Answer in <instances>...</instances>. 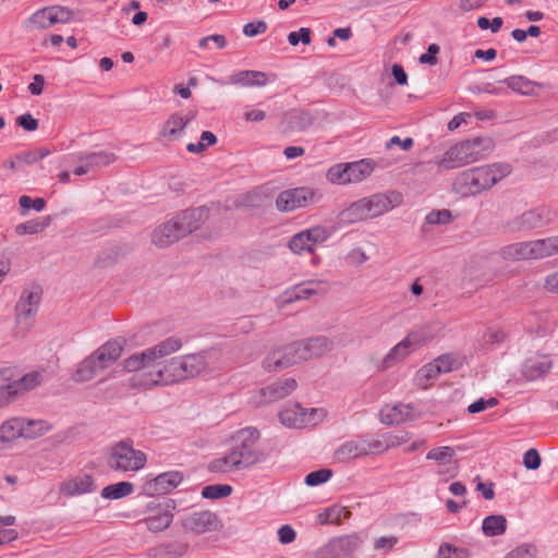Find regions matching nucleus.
<instances>
[{"instance_id": "1", "label": "nucleus", "mask_w": 558, "mask_h": 558, "mask_svg": "<svg viewBox=\"0 0 558 558\" xmlns=\"http://www.w3.org/2000/svg\"><path fill=\"white\" fill-rule=\"evenodd\" d=\"M182 341L177 337H169L157 344L132 354L123 361L124 368L135 373L132 377L134 387L149 389L156 386L170 385V367L166 356L179 351Z\"/></svg>"}, {"instance_id": "2", "label": "nucleus", "mask_w": 558, "mask_h": 558, "mask_svg": "<svg viewBox=\"0 0 558 558\" xmlns=\"http://www.w3.org/2000/svg\"><path fill=\"white\" fill-rule=\"evenodd\" d=\"M259 432L253 427L241 428L232 436V446L228 453L214 459L208 470L214 473H233L248 469L263 459V453L256 445Z\"/></svg>"}, {"instance_id": "3", "label": "nucleus", "mask_w": 558, "mask_h": 558, "mask_svg": "<svg viewBox=\"0 0 558 558\" xmlns=\"http://www.w3.org/2000/svg\"><path fill=\"white\" fill-rule=\"evenodd\" d=\"M402 201L401 193L396 191L375 193L349 204L339 213L338 218L342 225L375 219L400 206Z\"/></svg>"}, {"instance_id": "4", "label": "nucleus", "mask_w": 558, "mask_h": 558, "mask_svg": "<svg viewBox=\"0 0 558 558\" xmlns=\"http://www.w3.org/2000/svg\"><path fill=\"white\" fill-rule=\"evenodd\" d=\"M558 254V235L531 241L514 242L500 248L499 255L505 260H537Z\"/></svg>"}, {"instance_id": "5", "label": "nucleus", "mask_w": 558, "mask_h": 558, "mask_svg": "<svg viewBox=\"0 0 558 558\" xmlns=\"http://www.w3.org/2000/svg\"><path fill=\"white\" fill-rule=\"evenodd\" d=\"M492 148L493 141L489 138L463 141L448 148L438 166L447 170L460 168L482 159Z\"/></svg>"}, {"instance_id": "6", "label": "nucleus", "mask_w": 558, "mask_h": 558, "mask_svg": "<svg viewBox=\"0 0 558 558\" xmlns=\"http://www.w3.org/2000/svg\"><path fill=\"white\" fill-rule=\"evenodd\" d=\"M147 454L134 448L131 439L111 445L106 454V465L116 473H136L145 468Z\"/></svg>"}, {"instance_id": "7", "label": "nucleus", "mask_w": 558, "mask_h": 558, "mask_svg": "<svg viewBox=\"0 0 558 558\" xmlns=\"http://www.w3.org/2000/svg\"><path fill=\"white\" fill-rule=\"evenodd\" d=\"M43 383V373L31 372L17 377L11 367L0 368V409L9 405Z\"/></svg>"}, {"instance_id": "8", "label": "nucleus", "mask_w": 558, "mask_h": 558, "mask_svg": "<svg viewBox=\"0 0 558 558\" xmlns=\"http://www.w3.org/2000/svg\"><path fill=\"white\" fill-rule=\"evenodd\" d=\"M511 172L508 163H493L484 167L470 169L462 175L471 193H480L488 190Z\"/></svg>"}, {"instance_id": "9", "label": "nucleus", "mask_w": 558, "mask_h": 558, "mask_svg": "<svg viewBox=\"0 0 558 558\" xmlns=\"http://www.w3.org/2000/svg\"><path fill=\"white\" fill-rule=\"evenodd\" d=\"M373 171V162L367 159H361L359 161L337 163L330 167L326 173V178L332 184L348 185L364 181Z\"/></svg>"}, {"instance_id": "10", "label": "nucleus", "mask_w": 558, "mask_h": 558, "mask_svg": "<svg viewBox=\"0 0 558 558\" xmlns=\"http://www.w3.org/2000/svg\"><path fill=\"white\" fill-rule=\"evenodd\" d=\"M326 417L324 409H306L300 404H292L279 413L280 422L290 428H305L322 423Z\"/></svg>"}, {"instance_id": "11", "label": "nucleus", "mask_w": 558, "mask_h": 558, "mask_svg": "<svg viewBox=\"0 0 558 558\" xmlns=\"http://www.w3.org/2000/svg\"><path fill=\"white\" fill-rule=\"evenodd\" d=\"M330 235L331 232L327 227L316 225L292 235L288 247L296 255L312 254L315 251V246L325 243Z\"/></svg>"}, {"instance_id": "12", "label": "nucleus", "mask_w": 558, "mask_h": 558, "mask_svg": "<svg viewBox=\"0 0 558 558\" xmlns=\"http://www.w3.org/2000/svg\"><path fill=\"white\" fill-rule=\"evenodd\" d=\"M207 366L203 354H187L168 361L171 384L199 375Z\"/></svg>"}, {"instance_id": "13", "label": "nucleus", "mask_w": 558, "mask_h": 558, "mask_svg": "<svg viewBox=\"0 0 558 558\" xmlns=\"http://www.w3.org/2000/svg\"><path fill=\"white\" fill-rule=\"evenodd\" d=\"M555 213L547 207L530 209L507 223L510 232L529 231L542 228L555 220Z\"/></svg>"}, {"instance_id": "14", "label": "nucleus", "mask_w": 558, "mask_h": 558, "mask_svg": "<svg viewBox=\"0 0 558 558\" xmlns=\"http://www.w3.org/2000/svg\"><path fill=\"white\" fill-rule=\"evenodd\" d=\"M63 159L65 163L74 161L80 162V165L73 170V173L76 175H84L113 163L117 160V156L111 151L100 150L89 154L80 153L76 155H66Z\"/></svg>"}, {"instance_id": "15", "label": "nucleus", "mask_w": 558, "mask_h": 558, "mask_svg": "<svg viewBox=\"0 0 558 558\" xmlns=\"http://www.w3.org/2000/svg\"><path fill=\"white\" fill-rule=\"evenodd\" d=\"M72 15V11L65 7L51 5L33 13L28 23L33 29H47L56 24L68 23Z\"/></svg>"}, {"instance_id": "16", "label": "nucleus", "mask_w": 558, "mask_h": 558, "mask_svg": "<svg viewBox=\"0 0 558 558\" xmlns=\"http://www.w3.org/2000/svg\"><path fill=\"white\" fill-rule=\"evenodd\" d=\"M40 300L41 292L37 288L24 289L22 291L15 304V320L17 324H23L26 328L33 324L38 312Z\"/></svg>"}, {"instance_id": "17", "label": "nucleus", "mask_w": 558, "mask_h": 558, "mask_svg": "<svg viewBox=\"0 0 558 558\" xmlns=\"http://www.w3.org/2000/svg\"><path fill=\"white\" fill-rule=\"evenodd\" d=\"M296 387L298 384L294 378H284L282 380H278L265 388L257 390L253 397L254 403L256 405H262L279 401L290 396L296 389Z\"/></svg>"}, {"instance_id": "18", "label": "nucleus", "mask_w": 558, "mask_h": 558, "mask_svg": "<svg viewBox=\"0 0 558 558\" xmlns=\"http://www.w3.org/2000/svg\"><path fill=\"white\" fill-rule=\"evenodd\" d=\"M196 118L195 110L172 113L162 124L159 135L169 142L182 137L185 128Z\"/></svg>"}, {"instance_id": "19", "label": "nucleus", "mask_w": 558, "mask_h": 558, "mask_svg": "<svg viewBox=\"0 0 558 558\" xmlns=\"http://www.w3.org/2000/svg\"><path fill=\"white\" fill-rule=\"evenodd\" d=\"M314 192L306 187L292 189L281 192L277 199L276 206L280 211H292L301 207H305L313 202Z\"/></svg>"}, {"instance_id": "20", "label": "nucleus", "mask_w": 558, "mask_h": 558, "mask_svg": "<svg viewBox=\"0 0 558 558\" xmlns=\"http://www.w3.org/2000/svg\"><path fill=\"white\" fill-rule=\"evenodd\" d=\"M182 526L189 532L204 534L216 531L219 521L217 515L210 511H198L185 515L182 520Z\"/></svg>"}, {"instance_id": "21", "label": "nucleus", "mask_w": 558, "mask_h": 558, "mask_svg": "<svg viewBox=\"0 0 558 558\" xmlns=\"http://www.w3.org/2000/svg\"><path fill=\"white\" fill-rule=\"evenodd\" d=\"M123 348V339H111L96 349L90 355L99 365L101 371H105L120 359Z\"/></svg>"}, {"instance_id": "22", "label": "nucleus", "mask_w": 558, "mask_h": 558, "mask_svg": "<svg viewBox=\"0 0 558 558\" xmlns=\"http://www.w3.org/2000/svg\"><path fill=\"white\" fill-rule=\"evenodd\" d=\"M150 512L144 520L147 530L150 532H162L170 526L173 520V513L169 506L160 504H150L148 506Z\"/></svg>"}, {"instance_id": "23", "label": "nucleus", "mask_w": 558, "mask_h": 558, "mask_svg": "<svg viewBox=\"0 0 558 558\" xmlns=\"http://www.w3.org/2000/svg\"><path fill=\"white\" fill-rule=\"evenodd\" d=\"M361 538L356 534L335 537L326 545L325 549L331 558H348L360 546Z\"/></svg>"}, {"instance_id": "24", "label": "nucleus", "mask_w": 558, "mask_h": 558, "mask_svg": "<svg viewBox=\"0 0 558 558\" xmlns=\"http://www.w3.org/2000/svg\"><path fill=\"white\" fill-rule=\"evenodd\" d=\"M414 351V347L409 341L407 337H404L400 342L393 345L387 354L381 359L378 369L387 371L397 364L403 362L408 356H410Z\"/></svg>"}, {"instance_id": "25", "label": "nucleus", "mask_w": 558, "mask_h": 558, "mask_svg": "<svg viewBox=\"0 0 558 558\" xmlns=\"http://www.w3.org/2000/svg\"><path fill=\"white\" fill-rule=\"evenodd\" d=\"M183 233L174 219L158 226L151 233V242L159 247H166L183 238Z\"/></svg>"}, {"instance_id": "26", "label": "nucleus", "mask_w": 558, "mask_h": 558, "mask_svg": "<svg viewBox=\"0 0 558 558\" xmlns=\"http://www.w3.org/2000/svg\"><path fill=\"white\" fill-rule=\"evenodd\" d=\"M304 361L312 359L322 357L332 350V341L324 336L312 337L302 341H299Z\"/></svg>"}, {"instance_id": "27", "label": "nucleus", "mask_w": 558, "mask_h": 558, "mask_svg": "<svg viewBox=\"0 0 558 558\" xmlns=\"http://www.w3.org/2000/svg\"><path fill=\"white\" fill-rule=\"evenodd\" d=\"M94 490V478L89 474L77 475L63 481L59 492L66 497L87 494Z\"/></svg>"}, {"instance_id": "28", "label": "nucleus", "mask_w": 558, "mask_h": 558, "mask_svg": "<svg viewBox=\"0 0 558 558\" xmlns=\"http://www.w3.org/2000/svg\"><path fill=\"white\" fill-rule=\"evenodd\" d=\"M208 210L204 207H198L190 210H185L178 215L174 220L178 223L181 233L187 235L189 233L197 230L203 221L207 219Z\"/></svg>"}, {"instance_id": "29", "label": "nucleus", "mask_w": 558, "mask_h": 558, "mask_svg": "<svg viewBox=\"0 0 558 558\" xmlns=\"http://www.w3.org/2000/svg\"><path fill=\"white\" fill-rule=\"evenodd\" d=\"M441 330V327L436 322H429L424 325H421L416 328H413L405 336L409 341L412 343L415 350L425 345L435 339Z\"/></svg>"}, {"instance_id": "30", "label": "nucleus", "mask_w": 558, "mask_h": 558, "mask_svg": "<svg viewBox=\"0 0 558 558\" xmlns=\"http://www.w3.org/2000/svg\"><path fill=\"white\" fill-rule=\"evenodd\" d=\"M380 418L384 424L399 425L414 420L413 408L409 404L386 405L380 411Z\"/></svg>"}, {"instance_id": "31", "label": "nucleus", "mask_w": 558, "mask_h": 558, "mask_svg": "<svg viewBox=\"0 0 558 558\" xmlns=\"http://www.w3.org/2000/svg\"><path fill=\"white\" fill-rule=\"evenodd\" d=\"M551 365L553 362L548 355H533L525 360L522 366V375L527 380H534L544 376Z\"/></svg>"}, {"instance_id": "32", "label": "nucleus", "mask_w": 558, "mask_h": 558, "mask_svg": "<svg viewBox=\"0 0 558 558\" xmlns=\"http://www.w3.org/2000/svg\"><path fill=\"white\" fill-rule=\"evenodd\" d=\"M229 83L242 87H260L268 83V77L262 71L242 70L230 75Z\"/></svg>"}, {"instance_id": "33", "label": "nucleus", "mask_w": 558, "mask_h": 558, "mask_svg": "<svg viewBox=\"0 0 558 558\" xmlns=\"http://www.w3.org/2000/svg\"><path fill=\"white\" fill-rule=\"evenodd\" d=\"M363 457H366V454L362 437L341 444L335 451V459L339 462H349Z\"/></svg>"}, {"instance_id": "34", "label": "nucleus", "mask_w": 558, "mask_h": 558, "mask_svg": "<svg viewBox=\"0 0 558 558\" xmlns=\"http://www.w3.org/2000/svg\"><path fill=\"white\" fill-rule=\"evenodd\" d=\"M22 428L20 417H11L0 424V449L10 448L13 442L21 438Z\"/></svg>"}, {"instance_id": "35", "label": "nucleus", "mask_w": 558, "mask_h": 558, "mask_svg": "<svg viewBox=\"0 0 558 558\" xmlns=\"http://www.w3.org/2000/svg\"><path fill=\"white\" fill-rule=\"evenodd\" d=\"M501 83L506 84L514 93L524 96L537 95V90L542 87V84L531 81L522 75L509 76L501 81Z\"/></svg>"}, {"instance_id": "36", "label": "nucleus", "mask_w": 558, "mask_h": 558, "mask_svg": "<svg viewBox=\"0 0 558 558\" xmlns=\"http://www.w3.org/2000/svg\"><path fill=\"white\" fill-rule=\"evenodd\" d=\"M100 372L102 371L99 365L92 355H88L77 364L72 374V379L75 383H86L94 379Z\"/></svg>"}, {"instance_id": "37", "label": "nucleus", "mask_w": 558, "mask_h": 558, "mask_svg": "<svg viewBox=\"0 0 558 558\" xmlns=\"http://www.w3.org/2000/svg\"><path fill=\"white\" fill-rule=\"evenodd\" d=\"M22 428L21 438L34 439L50 430L51 426L44 420H29L20 417Z\"/></svg>"}, {"instance_id": "38", "label": "nucleus", "mask_w": 558, "mask_h": 558, "mask_svg": "<svg viewBox=\"0 0 558 558\" xmlns=\"http://www.w3.org/2000/svg\"><path fill=\"white\" fill-rule=\"evenodd\" d=\"M507 519L502 514H492L486 517L482 523L483 533L488 536H499L506 532Z\"/></svg>"}, {"instance_id": "39", "label": "nucleus", "mask_w": 558, "mask_h": 558, "mask_svg": "<svg viewBox=\"0 0 558 558\" xmlns=\"http://www.w3.org/2000/svg\"><path fill=\"white\" fill-rule=\"evenodd\" d=\"M50 223L49 217L35 218L15 226L14 231L17 235L37 234L45 230Z\"/></svg>"}, {"instance_id": "40", "label": "nucleus", "mask_w": 558, "mask_h": 558, "mask_svg": "<svg viewBox=\"0 0 558 558\" xmlns=\"http://www.w3.org/2000/svg\"><path fill=\"white\" fill-rule=\"evenodd\" d=\"M134 492V485L130 482H119L102 488L100 495L105 499H120L130 496Z\"/></svg>"}, {"instance_id": "41", "label": "nucleus", "mask_w": 558, "mask_h": 558, "mask_svg": "<svg viewBox=\"0 0 558 558\" xmlns=\"http://www.w3.org/2000/svg\"><path fill=\"white\" fill-rule=\"evenodd\" d=\"M364 451L367 456H378L387 452V444L384 434L376 436H363Z\"/></svg>"}, {"instance_id": "42", "label": "nucleus", "mask_w": 558, "mask_h": 558, "mask_svg": "<svg viewBox=\"0 0 558 558\" xmlns=\"http://www.w3.org/2000/svg\"><path fill=\"white\" fill-rule=\"evenodd\" d=\"M286 354L281 348L268 353L263 362V366L267 372H278L286 368Z\"/></svg>"}, {"instance_id": "43", "label": "nucleus", "mask_w": 558, "mask_h": 558, "mask_svg": "<svg viewBox=\"0 0 558 558\" xmlns=\"http://www.w3.org/2000/svg\"><path fill=\"white\" fill-rule=\"evenodd\" d=\"M456 451L450 446H440L427 452L426 459L433 460L439 465L450 464L454 458Z\"/></svg>"}, {"instance_id": "44", "label": "nucleus", "mask_w": 558, "mask_h": 558, "mask_svg": "<svg viewBox=\"0 0 558 558\" xmlns=\"http://www.w3.org/2000/svg\"><path fill=\"white\" fill-rule=\"evenodd\" d=\"M50 153V149L46 147H40L34 150L22 151L20 154H16L15 159H17V161H20L21 165L29 166L49 156Z\"/></svg>"}, {"instance_id": "45", "label": "nucleus", "mask_w": 558, "mask_h": 558, "mask_svg": "<svg viewBox=\"0 0 558 558\" xmlns=\"http://www.w3.org/2000/svg\"><path fill=\"white\" fill-rule=\"evenodd\" d=\"M141 493L148 497L168 494L167 489L161 484L158 476L146 477L141 486Z\"/></svg>"}, {"instance_id": "46", "label": "nucleus", "mask_w": 558, "mask_h": 558, "mask_svg": "<svg viewBox=\"0 0 558 558\" xmlns=\"http://www.w3.org/2000/svg\"><path fill=\"white\" fill-rule=\"evenodd\" d=\"M282 349L286 354V368L299 364L301 362H305L304 359L302 357L303 354L299 341L283 345Z\"/></svg>"}, {"instance_id": "47", "label": "nucleus", "mask_w": 558, "mask_h": 558, "mask_svg": "<svg viewBox=\"0 0 558 558\" xmlns=\"http://www.w3.org/2000/svg\"><path fill=\"white\" fill-rule=\"evenodd\" d=\"M232 487L230 485L215 484L205 486L202 490V496L207 499H218L230 496Z\"/></svg>"}, {"instance_id": "48", "label": "nucleus", "mask_w": 558, "mask_h": 558, "mask_svg": "<svg viewBox=\"0 0 558 558\" xmlns=\"http://www.w3.org/2000/svg\"><path fill=\"white\" fill-rule=\"evenodd\" d=\"M313 294V290H310L305 282L296 286L292 291L284 293L283 303H291L293 301L307 300Z\"/></svg>"}, {"instance_id": "49", "label": "nucleus", "mask_w": 558, "mask_h": 558, "mask_svg": "<svg viewBox=\"0 0 558 558\" xmlns=\"http://www.w3.org/2000/svg\"><path fill=\"white\" fill-rule=\"evenodd\" d=\"M470 554L465 548H459L450 544L440 545L436 558H469Z\"/></svg>"}, {"instance_id": "50", "label": "nucleus", "mask_w": 558, "mask_h": 558, "mask_svg": "<svg viewBox=\"0 0 558 558\" xmlns=\"http://www.w3.org/2000/svg\"><path fill=\"white\" fill-rule=\"evenodd\" d=\"M384 437L387 444V450H390L407 444L411 439V434L405 430H399L396 433H386Z\"/></svg>"}, {"instance_id": "51", "label": "nucleus", "mask_w": 558, "mask_h": 558, "mask_svg": "<svg viewBox=\"0 0 558 558\" xmlns=\"http://www.w3.org/2000/svg\"><path fill=\"white\" fill-rule=\"evenodd\" d=\"M537 548L532 544H521L511 549L505 558H536Z\"/></svg>"}, {"instance_id": "52", "label": "nucleus", "mask_w": 558, "mask_h": 558, "mask_svg": "<svg viewBox=\"0 0 558 558\" xmlns=\"http://www.w3.org/2000/svg\"><path fill=\"white\" fill-rule=\"evenodd\" d=\"M157 476L168 493L177 488L183 480L182 474L178 471L165 472Z\"/></svg>"}, {"instance_id": "53", "label": "nucleus", "mask_w": 558, "mask_h": 558, "mask_svg": "<svg viewBox=\"0 0 558 558\" xmlns=\"http://www.w3.org/2000/svg\"><path fill=\"white\" fill-rule=\"evenodd\" d=\"M331 476L332 471L330 469H319L305 476V484L307 486H317L329 481Z\"/></svg>"}, {"instance_id": "54", "label": "nucleus", "mask_w": 558, "mask_h": 558, "mask_svg": "<svg viewBox=\"0 0 558 558\" xmlns=\"http://www.w3.org/2000/svg\"><path fill=\"white\" fill-rule=\"evenodd\" d=\"M436 364L433 362L424 365L416 375V380L418 385L425 386V381L430 379H435L440 375L439 368H437Z\"/></svg>"}, {"instance_id": "55", "label": "nucleus", "mask_w": 558, "mask_h": 558, "mask_svg": "<svg viewBox=\"0 0 558 558\" xmlns=\"http://www.w3.org/2000/svg\"><path fill=\"white\" fill-rule=\"evenodd\" d=\"M452 216L448 209L433 210L425 217L428 225H447L451 221Z\"/></svg>"}, {"instance_id": "56", "label": "nucleus", "mask_w": 558, "mask_h": 558, "mask_svg": "<svg viewBox=\"0 0 558 558\" xmlns=\"http://www.w3.org/2000/svg\"><path fill=\"white\" fill-rule=\"evenodd\" d=\"M19 204L25 210L34 209L36 211H41L46 207V201L44 198L37 197L33 199L27 195H22L19 199Z\"/></svg>"}, {"instance_id": "57", "label": "nucleus", "mask_w": 558, "mask_h": 558, "mask_svg": "<svg viewBox=\"0 0 558 558\" xmlns=\"http://www.w3.org/2000/svg\"><path fill=\"white\" fill-rule=\"evenodd\" d=\"M497 404H498V399H496V398H489V399L480 398L468 407V412L470 414L480 413V412L485 411L486 409L494 408Z\"/></svg>"}, {"instance_id": "58", "label": "nucleus", "mask_w": 558, "mask_h": 558, "mask_svg": "<svg viewBox=\"0 0 558 558\" xmlns=\"http://www.w3.org/2000/svg\"><path fill=\"white\" fill-rule=\"evenodd\" d=\"M541 456L536 449H529L523 454V465L527 470H537L541 465Z\"/></svg>"}, {"instance_id": "59", "label": "nucleus", "mask_w": 558, "mask_h": 558, "mask_svg": "<svg viewBox=\"0 0 558 558\" xmlns=\"http://www.w3.org/2000/svg\"><path fill=\"white\" fill-rule=\"evenodd\" d=\"M267 31V24L264 21L251 22L244 25L243 33L247 37H254L264 34Z\"/></svg>"}, {"instance_id": "60", "label": "nucleus", "mask_w": 558, "mask_h": 558, "mask_svg": "<svg viewBox=\"0 0 558 558\" xmlns=\"http://www.w3.org/2000/svg\"><path fill=\"white\" fill-rule=\"evenodd\" d=\"M165 546L169 558H181L189 550V545L181 542L166 544Z\"/></svg>"}, {"instance_id": "61", "label": "nucleus", "mask_w": 558, "mask_h": 558, "mask_svg": "<svg viewBox=\"0 0 558 558\" xmlns=\"http://www.w3.org/2000/svg\"><path fill=\"white\" fill-rule=\"evenodd\" d=\"M434 363L436 364V366H438L437 368H439L440 374H442L451 372L457 361L452 355L445 354L435 359Z\"/></svg>"}, {"instance_id": "62", "label": "nucleus", "mask_w": 558, "mask_h": 558, "mask_svg": "<svg viewBox=\"0 0 558 558\" xmlns=\"http://www.w3.org/2000/svg\"><path fill=\"white\" fill-rule=\"evenodd\" d=\"M16 123L29 132L36 131L38 129V121L31 113H24L17 117Z\"/></svg>"}, {"instance_id": "63", "label": "nucleus", "mask_w": 558, "mask_h": 558, "mask_svg": "<svg viewBox=\"0 0 558 558\" xmlns=\"http://www.w3.org/2000/svg\"><path fill=\"white\" fill-rule=\"evenodd\" d=\"M414 145V142H413V138L412 137H407L404 140H401L399 136H392L387 143H386V148L387 149H390L392 148L393 146H400L401 149L408 151L410 150Z\"/></svg>"}, {"instance_id": "64", "label": "nucleus", "mask_w": 558, "mask_h": 558, "mask_svg": "<svg viewBox=\"0 0 558 558\" xmlns=\"http://www.w3.org/2000/svg\"><path fill=\"white\" fill-rule=\"evenodd\" d=\"M543 288L548 293L558 294V270L544 278Z\"/></svg>"}]
</instances>
